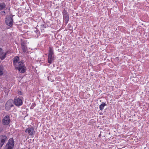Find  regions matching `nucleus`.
<instances>
[{
  "label": "nucleus",
  "instance_id": "nucleus-1",
  "mask_svg": "<svg viewBox=\"0 0 149 149\" xmlns=\"http://www.w3.org/2000/svg\"><path fill=\"white\" fill-rule=\"evenodd\" d=\"M24 61H19L17 65H15V69L16 70H18L20 73H24L26 70V68L25 66V65L24 64Z\"/></svg>",
  "mask_w": 149,
  "mask_h": 149
},
{
  "label": "nucleus",
  "instance_id": "nucleus-2",
  "mask_svg": "<svg viewBox=\"0 0 149 149\" xmlns=\"http://www.w3.org/2000/svg\"><path fill=\"white\" fill-rule=\"evenodd\" d=\"M14 145L15 143L13 138H10L5 146V149H13Z\"/></svg>",
  "mask_w": 149,
  "mask_h": 149
},
{
  "label": "nucleus",
  "instance_id": "nucleus-3",
  "mask_svg": "<svg viewBox=\"0 0 149 149\" xmlns=\"http://www.w3.org/2000/svg\"><path fill=\"white\" fill-rule=\"evenodd\" d=\"M7 16L5 18V22L6 25L10 27H11L13 23V18L14 15Z\"/></svg>",
  "mask_w": 149,
  "mask_h": 149
},
{
  "label": "nucleus",
  "instance_id": "nucleus-4",
  "mask_svg": "<svg viewBox=\"0 0 149 149\" xmlns=\"http://www.w3.org/2000/svg\"><path fill=\"white\" fill-rule=\"evenodd\" d=\"M8 138L7 136L4 135H0V146L2 147L5 142L7 141Z\"/></svg>",
  "mask_w": 149,
  "mask_h": 149
},
{
  "label": "nucleus",
  "instance_id": "nucleus-5",
  "mask_svg": "<svg viewBox=\"0 0 149 149\" xmlns=\"http://www.w3.org/2000/svg\"><path fill=\"white\" fill-rule=\"evenodd\" d=\"M13 106V101L12 100H8L5 105V108L6 110L8 111L10 110L11 108Z\"/></svg>",
  "mask_w": 149,
  "mask_h": 149
},
{
  "label": "nucleus",
  "instance_id": "nucleus-6",
  "mask_svg": "<svg viewBox=\"0 0 149 149\" xmlns=\"http://www.w3.org/2000/svg\"><path fill=\"white\" fill-rule=\"evenodd\" d=\"M14 102L15 105L17 107L21 106L23 103L22 100L19 97H16L14 99Z\"/></svg>",
  "mask_w": 149,
  "mask_h": 149
},
{
  "label": "nucleus",
  "instance_id": "nucleus-7",
  "mask_svg": "<svg viewBox=\"0 0 149 149\" xmlns=\"http://www.w3.org/2000/svg\"><path fill=\"white\" fill-rule=\"evenodd\" d=\"M10 121V117L8 115L5 116L2 120V123L4 125H8Z\"/></svg>",
  "mask_w": 149,
  "mask_h": 149
},
{
  "label": "nucleus",
  "instance_id": "nucleus-8",
  "mask_svg": "<svg viewBox=\"0 0 149 149\" xmlns=\"http://www.w3.org/2000/svg\"><path fill=\"white\" fill-rule=\"evenodd\" d=\"M25 132L26 133H28L30 135L32 136L35 132L34 131V129L32 127H29L26 129L25 130Z\"/></svg>",
  "mask_w": 149,
  "mask_h": 149
},
{
  "label": "nucleus",
  "instance_id": "nucleus-9",
  "mask_svg": "<svg viewBox=\"0 0 149 149\" xmlns=\"http://www.w3.org/2000/svg\"><path fill=\"white\" fill-rule=\"evenodd\" d=\"M55 59L54 55H48V63H49L51 64L52 61Z\"/></svg>",
  "mask_w": 149,
  "mask_h": 149
},
{
  "label": "nucleus",
  "instance_id": "nucleus-10",
  "mask_svg": "<svg viewBox=\"0 0 149 149\" xmlns=\"http://www.w3.org/2000/svg\"><path fill=\"white\" fill-rule=\"evenodd\" d=\"M19 58L18 56H16L14 57L13 59V64L14 65H17V64H18V63L19 62Z\"/></svg>",
  "mask_w": 149,
  "mask_h": 149
},
{
  "label": "nucleus",
  "instance_id": "nucleus-11",
  "mask_svg": "<svg viewBox=\"0 0 149 149\" xmlns=\"http://www.w3.org/2000/svg\"><path fill=\"white\" fill-rule=\"evenodd\" d=\"M63 18L64 19L65 21L67 24L69 19V15L63 16Z\"/></svg>",
  "mask_w": 149,
  "mask_h": 149
},
{
  "label": "nucleus",
  "instance_id": "nucleus-12",
  "mask_svg": "<svg viewBox=\"0 0 149 149\" xmlns=\"http://www.w3.org/2000/svg\"><path fill=\"white\" fill-rule=\"evenodd\" d=\"M48 55H54L53 50L52 48L49 47Z\"/></svg>",
  "mask_w": 149,
  "mask_h": 149
},
{
  "label": "nucleus",
  "instance_id": "nucleus-13",
  "mask_svg": "<svg viewBox=\"0 0 149 149\" xmlns=\"http://www.w3.org/2000/svg\"><path fill=\"white\" fill-rule=\"evenodd\" d=\"M23 51L24 52H25L27 50V47L26 45L21 46Z\"/></svg>",
  "mask_w": 149,
  "mask_h": 149
},
{
  "label": "nucleus",
  "instance_id": "nucleus-14",
  "mask_svg": "<svg viewBox=\"0 0 149 149\" xmlns=\"http://www.w3.org/2000/svg\"><path fill=\"white\" fill-rule=\"evenodd\" d=\"M106 105V104L104 102H102V104L99 106V108L100 110L102 111L104 106Z\"/></svg>",
  "mask_w": 149,
  "mask_h": 149
},
{
  "label": "nucleus",
  "instance_id": "nucleus-15",
  "mask_svg": "<svg viewBox=\"0 0 149 149\" xmlns=\"http://www.w3.org/2000/svg\"><path fill=\"white\" fill-rule=\"evenodd\" d=\"M47 24L45 23L41 24L40 25V28L41 30H43L46 28Z\"/></svg>",
  "mask_w": 149,
  "mask_h": 149
},
{
  "label": "nucleus",
  "instance_id": "nucleus-16",
  "mask_svg": "<svg viewBox=\"0 0 149 149\" xmlns=\"http://www.w3.org/2000/svg\"><path fill=\"white\" fill-rule=\"evenodd\" d=\"M6 5L4 3H0V9H3L5 8Z\"/></svg>",
  "mask_w": 149,
  "mask_h": 149
},
{
  "label": "nucleus",
  "instance_id": "nucleus-17",
  "mask_svg": "<svg viewBox=\"0 0 149 149\" xmlns=\"http://www.w3.org/2000/svg\"><path fill=\"white\" fill-rule=\"evenodd\" d=\"M26 42L24 40H21V46L23 45H26Z\"/></svg>",
  "mask_w": 149,
  "mask_h": 149
},
{
  "label": "nucleus",
  "instance_id": "nucleus-18",
  "mask_svg": "<svg viewBox=\"0 0 149 149\" xmlns=\"http://www.w3.org/2000/svg\"><path fill=\"white\" fill-rule=\"evenodd\" d=\"M6 53L4 55H3V56H1V55L0 56V58L1 59V60H3L6 57Z\"/></svg>",
  "mask_w": 149,
  "mask_h": 149
},
{
  "label": "nucleus",
  "instance_id": "nucleus-19",
  "mask_svg": "<svg viewBox=\"0 0 149 149\" xmlns=\"http://www.w3.org/2000/svg\"><path fill=\"white\" fill-rule=\"evenodd\" d=\"M63 16L68 15V14L67 12L65 10H63Z\"/></svg>",
  "mask_w": 149,
  "mask_h": 149
},
{
  "label": "nucleus",
  "instance_id": "nucleus-20",
  "mask_svg": "<svg viewBox=\"0 0 149 149\" xmlns=\"http://www.w3.org/2000/svg\"><path fill=\"white\" fill-rule=\"evenodd\" d=\"M3 52L2 49L0 47V56L2 55Z\"/></svg>",
  "mask_w": 149,
  "mask_h": 149
},
{
  "label": "nucleus",
  "instance_id": "nucleus-21",
  "mask_svg": "<svg viewBox=\"0 0 149 149\" xmlns=\"http://www.w3.org/2000/svg\"><path fill=\"white\" fill-rule=\"evenodd\" d=\"M3 68H3V65H0V70H3Z\"/></svg>",
  "mask_w": 149,
  "mask_h": 149
},
{
  "label": "nucleus",
  "instance_id": "nucleus-22",
  "mask_svg": "<svg viewBox=\"0 0 149 149\" xmlns=\"http://www.w3.org/2000/svg\"><path fill=\"white\" fill-rule=\"evenodd\" d=\"M3 74V70H0V76L2 75Z\"/></svg>",
  "mask_w": 149,
  "mask_h": 149
},
{
  "label": "nucleus",
  "instance_id": "nucleus-23",
  "mask_svg": "<svg viewBox=\"0 0 149 149\" xmlns=\"http://www.w3.org/2000/svg\"><path fill=\"white\" fill-rule=\"evenodd\" d=\"M118 6L117 5H115L114 7H113V9H114V8H118Z\"/></svg>",
  "mask_w": 149,
  "mask_h": 149
},
{
  "label": "nucleus",
  "instance_id": "nucleus-24",
  "mask_svg": "<svg viewBox=\"0 0 149 149\" xmlns=\"http://www.w3.org/2000/svg\"><path fill=\"white\" fill-rule=\"evenodd\" d=\"M3 131V129L2 128H0V132H2Z\"/></svg>",
  "mask_w": 149,
  "mask_h": 149
},
{
  "label": "nucleus",
  "instance_id": "nucleus-25",
  "mask_svg": "<svg viewBox=\"0 0 149 149\" xmlns=\"http://www.w3.org/2000/svg\"><path fill=\"white\" fill-rule=\"evenodd\" d=\"M35 1H36L37 2H39V0H35Z\"/></svg>",
  "mask_w": 149,
  "mask_h": 149
},
{
  "label": "nucleus",
  "instance_id": "nucleus-26",
  "mask_svg": "<svg viewBox=\"0 0 149 149\" xmlns=\"http://www.w3.org/2000/svg\"><path fill=\"white\" fill-rule=\"evenodd\" d=\"M101 136V134H99V137H100V136Z\"/></svg>",
  "mask_w": 149,
  "mask_h": 149
},
{
  "label": "nucleus",
  "instance_id": "nucleus-27",
  "mask_svg": "<svg viewBox=\"0 0 149 149\" xmlns=\"http://www.w3.org/2000/svg\"><path fill=\"white\" fill-rule=\"evenodd\" d=\"M2 13H5V12L4 11H3L2 12Z\"/></svg>",
  "mask_w": 149,
  "mask_h": 149
},
{
  "label": "nucleus",
  "instance_id": "nucleus-28",
  "mask_svg": "<svg viewBox=\"0 0 149 149\" xmlns=\"http://www.w3.org/2000/svg\"><path fill=\"white\" fill-rule=\"evenodd\" d=\"M113 1L114 0H112Z\"/></svg>",
  "mask_w": 149,
  "mask_h": 149
}]
</instances>
